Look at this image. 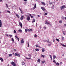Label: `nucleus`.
<instances>
[{"label":"nucleus","instance_id":"aec40b11","mask_svg":"<svg viewBox=\"0 0 66 66\" xmlns=\"http://www.w3.org/2000/svg\"><path fill=\"white\" fill-rule=\"evenodd\" d=\"M18 31L19 32H20V33H22V30L21 29H19L18 30Z\"/></svg>","mask_w":66,"mask_h":66},{"label":"nucleus","instance_id":"5fc2aeb1","mask_svg":"<svg viewBox=\"0 0 66 66\" xmlns=\"http://www.w3.org/2000/svg\"><path fill=\"white\" fill-rule=\"evenodd\" d=\"M31 18H33V16H32V15L31 16Z\"/></svg>","mask_w":66,"mask_h":66},{"label":"nucleus","instance_id":"79ce46f5","mask_svg":"<svg viewBox=\"0 0 66 66\" xmlns=\"http://www.w3.org/2000/svg\"><path fill=\"white\" fill-rule=\"evenodd\" d=\"M12 39V42H14V39H13V38H12L11 39Z\"/></svg>","mask_w":66,"mask_h":66},{"label":"nucleus","instance_id":"864d4df0","mask_svg":"<svg viewBox=\"0 0 66 66\" xmlns=\"http://www.w3.org/2000/svg\"><path fill=\"white\" fill-rule=\"evenodd\" d=\"M45 15H47V13H45Z\"/></svg>","mask_w":66,"mask_h":66},{"label":"nucleus","instance_id":"e433bc0d","mask_svg":"<svg viewBox=\"0 0 66 66\" xmlns=\"http://www.w3.org/2000/svg\"><path fill=\"white\" fill-rule=\"evenodd\" d=\"M24 65V62H22V65Z\"/></svg>","mask_w":66,"mask_h":66},{"label":"nucleus","instance_id":"4c0bfd02","mask_svg":"<svg viewBox=\"0 0 66 66\" xmlns=\"http://www.w3.org/2000/svg\"><path fill=\"white\" fill-rule=\"evenodd\" d=\"M9 56H12V54H10L9 55Z\"/></svg>","mask_w":66,"mask_h":66},{"label":"nucleus","instance_id":"f3484780","mask_svg":"<svg viewBox=\"0 0 66 66\" xmlns=\"http://www.w3.org/2000/svg\"><path fill=\"white\" fill-rule=\"evenodd\" d=\"M42 52H45V49L44 48H42Z\"/></svg>","mask_w":66,"mask_h":66},{"label":"nucleus","instance_id":"c756f323","mask_svg":"<svg viewBox=\"0 0 66 66\" xmlns=\"http://www.w3.org/2000/svg\"><path fill=\"white\" fill-rule=\"evenodd\" d=\"M56 40L57 41V42H60V41L59 40V39H56Z\"/></svg>","mask_w":66,"mask_h":66},{"label":"nucleus","instance_id":"f704fd0d","mask_svg":"<svg viewBox=\"0 0 66 66\" xmlns=\"http://www.w3.org/2000/svg\"><path fill=\"white\" fill-rule=\"evenodd\" d=\"M35 50H36V51H39V49H36Z\"/></svg>","mask_w":66,"mask_h":66},{"label":"nucleus","instance_id":"09e8293b","mask_svg":"<svg viewBox=\"0 0 66 66\" xmlns=\"http://www.w3.org/2000/svg\"><path fill=\"white\" fill-rule=\"evenodd\" d=\"M53 62L54 63H56V62L55 61V60H54L53 61Z\"/></svg>","mask_w":66,"mask_h":66},{"label":"nucleus","instance_id":"8fccbe9b","mask_svg":"<svg viewBox=\"0 0 66 66\" xmlns=\"http://www.w3.org/2000/svg\"><path fill=\"white\" fill-rule=\"evenodd\" d=\"M63 34L64 35H65V34H65V33L64 32H63Z\"/></svg>","mask_w":66,"mask_h":66},{"label":"nucleus","instance_id":"a211bd4d","mask_svg":"<svg viewBox=\"0 0 66 66\" xmlns=\"http://www.w3.org/2000/svg\"><path fill=\"white\" fill-rule=\"evenodd\" d=\"M37 62H38V63H40V59H38V60Z\"/></svg>","mask_w":66,"mask_h":66},{"label":"nucleus","instance_id":"2eb2a0df","mask_svg":"<svg viewBox=\"0 0 66 66\" xmlns=\"http://www.w3.org/2000/svg\"><path fill=\"white\" fill-rule=\"evenodd\" d=\"M41 3H42V4H43V5H46V4H45V2H41Z\"/></svg>","mask_w":66,"mask_h":66},{"label":"nucleus","instance_id":"2f4dec72","mask_svg":"<svg viewBox=\"0 0 66 66\" xmlns=\"http://www.w3.org/2000/svg\"><path fill=\"white\" fill-rule=\"evenodd\" d=\"M54 5H53L52 7V9H54Z\"/></svg>","mask_w":66,"mask_h":66},{"label":"nucleus","instance_id":"0eeeda50","mask_svg":"<svg viewBox=\"0 0 66 66\" xmlns=\"http://www.w3.org/2000/svg\"><path fill=\"white\" fill-rule=\"evenodd\" d=\"M32 29H27V31H28V32H31V31H32Z\"/></svg>","mask_w":66,"mask_h":66},{"label":"nucleus","instance_id":"c9c22d12","mask_svg":"<svg viewBox=\"0 0 66 66\" xmlns=\"http://www.w3.org/2000/svg\"><path fill=\"white\" fill-rule=\"evenodd\" d=\"M28 47H29V43L28 42V46H27Z\"/></svg>","mask_w":66,"mask_h":66},{"label":"nucleus","instance_id":"7c9ffc66","mask_svg":"<svg viewBox=\"0 0 66 66\" xmlns=\"http://www.w3.org/2000/svg\"><path fill=\"white\" fill-rule=\"evenodd\" d=\"M62 19H63V20H64V19H65V18H64V16H62Z\"/></svg>","mask_w":66,"mask_h":66},{"label":"nucleus","instance_id":"f03ea898","mask_svg":"<svg viewBox=\"0 0 66 66\" xmlns=\"http://www.w3.org/2000/svg\"><path fill=\"white\" fill-rule=\"evenodd\" d=\"M11 65H13L14 66H16V63H15L14 62H13L12 61L10 63Z\"/></svg>","mask_w":66,"mask_h":66},{"label":"nucleus","instance_id":"5701e85b","mask_svg":"<svg viewBox=\"0 0 66 66\" xmlns=\"http://www.w3.org/2000/svg\"><path fill=\"white\" fill-rule=\"evenodd\" d=\"M52 4V2H50L49 3V4L50 5H51V4Z\"/></svg>","mask_w":66,"mask_h":66},{"label":"nucleus","instance_id":"1a4fd4ad","mask_svg":"<svg viewBox=\"0 0 66 66\" xmlns=\"http://www.w3.org/2000/svg\"><path fill=\"white\" fill-rule=\"evenodd\" d=\"M41 9H42V10H43V11H45V8H44L43 7H41Z\"/></svg>","mask_w":66,"mask_h":66},{"label":"nucleus","instance_id":"9d476101","mask_svg":"<svg viewBox=\"0 0 66 66\" xmlns=\"http://www.w3.org/2000/svg\"><path fill=\"white\" fill-rule=\"evenodd\" d=\"M23 16H21V17L20 19L21 20H23Z\"/></svg>","mask_w":66,"mask_h":66},{"label":"nucleus","instance_id":"a18cd8bd","mask_svg":"<svg viewBox=\"0 0 66 66\" xmlns=\"http://www.w3.org/2000/svg\"><path fill=\"white\" fill-rule=\"evenodd\" d=\"M7 11V12H8L9 13H10V11Z\"/></svg>","mask_w":66,"mask_h":66},{"label":"nucleus","instance_id":"c85d7f7f","mask_svg":"<svg viewBox=\"0 0 66 66\" xmlns=\"http://www.w3.org/2000/svg\"><path fill=\"white\" fill-rule=\"evenodd\" d=\"M16 16H17V17H18V18H19V15H18L17 14H16Z\"/></svg>","mask_w":66,"mask_h":66},{"label":"nucleus","instance_id":"b1692460","mask_svg":"<svg viewBox=\"0 0 66 66\" xmlns=\"http://www.w3.org/2000/svg\"><path fill=\"white\" fill-rule=\"evenodd\" d=\"M61 45H62V46H64V47H66V45H64L63 44H61Z\"/></svg>","mask_w":66,"mask_h":66},{"label":"nucleus","instance_id":"6e6d98bb","mask_svg":"<svg viewBox=\"0 0 66 66\" xmlns=\"http://www.w3.org/2000/svg\"><path fill=\"white\" fill-rule=\"evenodd\" d=\"M48 45L49 46H51V44H49Z\"/></svg>","mask_w":66,"mask_h":66},{"label":"nucleus","instance_id":"72a5a7b5","mask_svg":"<svg viewBox=\"0 0 66 66\" xmlns=\"http://www.w3.org/2000/svg\"><path fill=\"white\" fill-rule=\"evenodd\" d=\"M14 33H16V30H14Z\"/></svg>","mask_w":66,"mask_h":66},{"label":"nucleus","instance_id":"20e7f679","mask_svg":"<svg viewBox=\"0 0 66 66\" xmlns=\"http://www.w3.org/2000/svg\"><path fill=\"white\" fill-rule=\"evenodd\" d=\"M36 46L38 48H41V47L38 46V45H37V43H36Z\"/></svg>","mask_w":66,"mask_h":66},{"label":"nucleus","instance_id":"774afa93","mask_svg":"<svg viewBox=\"0 0 66 66\" xmlns=\"http://www.w3.org/2000/svg\"><path fill=\"white\" fill-rule=\"evenodd\" d=\"M65 20H66V17H65Z\"/></svg>","mask_w":66,"mask_h":66},{"label":"nucleus","instance_id":"7ed1b4c3","mask_svg":"<svg viewBox=\"0 0 66 66\" xmlns=\"http://www.w3.org/2000/svg\"><path fill=\"white\" fill-rule=\"evenodd\" d=\"M36 4L35 3V5L34 7H33L32 8L33 10H35V8H36Z\"/></svg>","mask_w":66,"mask_h":66},{"label":"nucleus","instance_id":"6ab92c4d","mask_svg":"<svg viewBox=\"0 0 66 66\" xmlns=\"http://www.w3.org/2000/svg\"><path fill=\"white\" fill-rule=\"evenodd\" d=\"M41 57H43V58H44V57H45V56H44L43 55H41Z\"/></svg>","mask_w":66,"mask_h":66},{"label":"nucleus","instance_id":"58836bf2","mask_svg":"<svg viewBox=\"0 0 66 66\" xmlns=\"http://www.w3.org/2000/svg\"><path fill=\"white\" fill-rule=\"evenodd\" d=\"M62 22V21H59V23H61Z\"/></svg>","mask_w":66,"mask_h":66},{"label":"nucleus","instance_id":"49530a36","mask_svg":"<svg viewBox=\"0 0 66 66\" xmlns=\"http://www.w3.org/2000/svg\"><path fill=\"white\" fill-rule=\"evenodd\" d=\"M28 56H30L31 57V54H29L28 55Z\"/></svg>","mask_w":66,"mask_h":66},{"label":"nucleus","instance_id":"338daca9","mask_svg":"<svg viewBox=\"0 0 66 66\" xmlns=\"http://www.w3.org/2000/svg\"><path fill=\"white\" fill-rule=\"evenodd\" d=\"M21 11V13H22V10H21V11Z\"/></svg>","mask_w":66,"mask_h":66},{"label":"nucleus","instance_id":"13d9d810","mask_svg":"<svg viewBox=\"0 0 66 66\" xmlns=\"http://www.w3.org/2000/svg\"><path fill=\"white\" fill-rule=\"evenodd\" d=\"M6 35L7 36H8V37H9V36L7 35Z\"/></svg>","mask_w":66,"mask_h":66},{"label":"nucleus","instance_id":"ea45409f","mask_svg":"<svg viewBox=\"0 0 66 66\" xmlns=\"http://www.w3.org/2000/svg\"><path fill=\"white\" fill-rule=\"evenodd\" d=\"M60 65H61V64H63V63L62 62H60Z\"/></svg>","mask_w":66,"mask_h":66},{"label":"nucleus","instance_id":"bb28decb","mask_svg":"<svg viewBox=\"0 0 66 66\" xmlns=\"http://www.w3.org/2000/svg\"><path fill=\"white\" fill-rule=\"evenodd\" d=\"M6 10H5V11H4V12L5 13H7V12H6Z\"/></svg>","mask_w":66,"mask_h":66},{"label":"nucleus","instance_id":"e2e57ef3","mask_svg":"<svg viewBox=\"0 0 66 66\" xmlns=\"http://www.w3.org/2000/svg\"><path fill=\"white\" fill-rule=\"evenodd\" d=\"M38 17H40V16L39 15H38Z\"/></svg>","mask_w":66,"mask_h":66},{"label":"nucleus","instance_id":"69168bd1","mask_svg":"<svg viewBox=\"0 0 66 66\" xmlns=\"http://www.w3.org/2000/svg\"><path fill=\"white\" fill-rule=\"evenodd\" d=\"M62 56H64V54H63V55H62Z\"/></svg>","mask_w":66,"mask_h":66},{"label":"nucleus","instance_id":"9b49d317","mask_svg":"<svg viewBox=\"0 0 66 66\" xmlns=\"http://www.w3.org/2000/svg\"><path fill=\"white\" fill-rule=\"evenodd\" d=\"M19 25L20 27H22V23H21V22H19Z\"/></svg>","mask_w":66,"mask_h":66},{"label":"nucleus","instance_id":"052dcab7","mask_svg":"<svg viewBox=\"0 0 66 66\" xmlns=\"http://www.w3.org/2000/svg\"><path fill=\"white\" fill-rule=\"evenodd\" d=\"M24 1H25V2H26V1H27V0H24Z\"/></svg>","mask_w":66,"mask_h":66},{"label":"nucleus","instance_id":"a19ab883","mask_svg":"<svg viewBox=\"0 0 66 66\" xmlns=\"http://www.w3.org/2000/svg\"><path fill=\"white\" fill-rule=\"evenodd\" d=\"M45 61H42V64H44V63H45Z\"/></svg>","mask_w":66,"mask_h":66},{"label":"nucleus","instance_id":"6e6552de","mask_svg":"<svg viewBox=\"0 0 66 66\" xmlns=\"http://www.w3.org/2000/svg\"><path fill=\"white\" fill-rule=\"evenodd\" d=\"M2 26V22L0 20V27H1Z\"/></svg>","mask_w":66,"mask_h":66},{"label":"nucleus","instance_id":"f8f14e48","mask_svg":"<svg viewBox=\"0 0 66 66\" xmlns=\"http://www.w3.org/2000/svg\"><path fill=\"white\" fill-rule=\"evenodd\" d=\"M27 20L28 21H29V20H30V16H28V17L27 18Z\"/></svg>","mask_w":66,"mask_h":66},{"label":"nucleus","instance_id":"ddd939ff","mask_svg":"<svg viewBox=\"0 0 66 66\" xmlns=\"http://www.w3.org/2000/svg\"><path fill=\"white\" fill-rule=\"evenodd\" d=\"M45 24H49V23L47 21H45Z\"/></svg>","mask_w":66,"mask_h":66},{"label":"nucleus","instance_id":"393cba45","mask_svg":"<svg viewBox=\"0 0 66 66\" xmlns=\"http://www.w3.org/2000/svg\"><path fill=\"white\" fill-rule=\"evenodd\" d=\"M0 60H1V62H3V59L2 58H1Z\"/></svg>","mask_w":66,"mask_h":66},{"label":"nucleus","instance_id":"603ef678","mask_svg":"<svg viewBox=\"0 0 66 66\" xmlns=\"http://www.w3.org/2000/svg\"><path fill=\"white\" fill-rule=\"evenodd\" d=\"M44 29H47V27H44Z\"/></svg>","mask_w":66,"mask_h":66},{"label":"nucleus","instance_id":"680f3d73","mask_svg":"<svg viewBox=\"0 0 66 66\" xmlns=\"http://www.w3.org/2000/svg\"><path fill=\"white\" fill-rule=\"evenodd\" d=\"M64 26H65V27H66V24H65Z\"/></svg>","mask_w":66,"mask_h":66},{"label":"nucleus","instance_id":"cd10ccee","mask_svg":"<svg viewBox=\"0 0 66 66\" xmlns=\"http://www.w3.org/2000/svg\"><path fill=\"white\" fill-rule=\"evenodd\" d=\"M25 31L26 32H28V31H27L28 30H27V29H25Z\"/></svg>","mask_w":66,"mask_h":66},{"label":"nucleus","instance_id":"bf43d9fd","mask_svg":"<svg viewBox=\"0 0 66 66\" xmlns=\"http://www.w3.org/2000/svg\"><path fill=\"white\" fill-rule=\"evenodd\" d=\"M2 0H0V2H2Z\"/></svg>","mask_w":66,"mask_h":66},{"label":"nucleus","instance_id":"4468645a","mask_svg":"<svg viewBox=\"0 0 66 66\" xmlns=\"http://www.w3.org/2000/svg\"><path fill=\"white\" fill-rule=\"evenodd\" d=\"M15 37L17 39L18 41L19 42V38H18L17 36H15Z\"/></svg>","mask_w":66,"mask_h":66},{"label":"nucleus","instance_id":"0e129e2a","mask_svg":"<svg viewBox=\"0 0 66 66\" xmlns=\"http://www.w3.org/2000/svg\"><path fill=\"white\" fill-rule=\"evenodd\" d=\"M14 50L15 51H16V50L15 49H14Z\"/></svg>","mask_w":66,"mask_h":66},{"label":"nucleus","instance_id":"de8ad7c7","mask_svg":"<svg viewBox=\"0 0 66 66\" xmlns=\"http://www.w3.org/2000/svg\"><path fill=\"white\" fill-rule=\"evenodd\" d=\"M19 10H20V11L21 10V9H20V8L19 7Z\"/></svg>","mask_w":66,"mask_h":66},{"label":"nucleus","instance_id":"dca6fc26","mask_svg":"<svg viewBox=\"0 0 66 66\" xmlns=\"http://www.w3.org/2000/svg\"><path fill=\"white\" fill-rule=\"evenodd\" d=\"M50 56L51 59V61H52V56H51V55H50Z\"/></svg>","mask_w":66,"mask_h":66},{"label":"nucleus","instance_id":"412c9836","mask_svg":"<svg viewBox=\"0 0 66 66\" xmlns=\"http://www.w3.org/2000/svg\"><path fill=\"white\" fill-rule=\"evenodd\" d=\"M32 21H32V23H33V22H35V20L34 19H33L32 20Z\"/></svg>","mask_w":66,"mask_h":66},{"label":"nucleus","instance_id":"39448f33","mask_svg":"<svg viewBox=\"0 0 66 66\" xmlns=\"http://www.w3.org/2000/svg\"><path fill=\"white\" fill-rule=\"evenodd\" d=\"M64 8H65V6H61V10H63V9H64Z\"/></svg>","mask_w":66,"mask_h":66},{"label":"nucleus","instance_id":"3c124183","mask_svg":"<svg viewBox=\"0 0 66 66\" xmlns=\"http://www.w3.org/2000/svg\"><path fill=\"white\" fill-rule=\"evenodd\" d=\"M9 36L10 37H12V36H13L12 35H9Z\"/></svg>","mask_w":66,"mask_h":66},{"label":"nucleus","instance_id":"a878e982","mask_svg":"<svg viewBox=\"0 0 66 66\" xmlns=\"http://www.w3.org/2000/svg\"><path fill=\"white\" fill-rule=\"evenodd\" d=\"M26 59H27V60H31V59H30V58L28 57H26Z\"/></svg>","mask_w":66,"mask_h":66},{"label":"nucleus","instance_id":"4d7b16f0","mask_svg":"<svg viewBox=\"0 0 66 66\" xmlns=\"http://www.w3.org/2000/svg\"><path fill=\"white\" fill-rule=\"evenodd\" d=\"M6 6L7 7H8V6H7V4H6Z\"/></svg>","mask_w":66,"mask_h":66},{"label":"nucleus","instance_id":"c03bdc74","mask_svg":"<svg viewBox=\"0 0 66 66\" xmlns=\"http://www.w3.org/2000/svg\"><path fill=\"white\" fill-rule=\"evenodd\" d=\"M34 36H35V37H37V35H36V34H35V35Z\"/></svg>","mask_w":66,"mask_h":66},{"label":"nucleus","instance_id":"423d86ee","mask_svg":"<svg viewBox=\"0 0 66 66\" xmlns=\"http://www.w3.org/2000/svg\"><path fill=\"white\" fill-rule=\"evenodd\" d=\"M21 44H23V43H24V41L23 39L21 40Z\"/></svg>","mask_w":66,"mask_h":66},{"label":"nucleus","instance_id":"f257e3e1","mask_svg":"<svg viewBox=\"0 0 66 66\" xmlns=\"http://www.w3.org/2000/svg\"><path fill=\"white\" fill-rule=\"evenodd\" d=\"M15 56H17L19 57H20V55L18 53H15Z\"/></svg>","mask_w":66,"mask_h":66},{"label":"nucleus","instance_id":"473e14b6","mask_svg":"<svg viewBox=\"0 0 66 66\" xmlns=\"http://www.w3.org/2000/svg\"><path fill=\"white\" fill-rule=\"evenodd\" d=\"M56 65L57 66H59V63H56Z\"/></svg>","mask_w":66,"mask_h":66},{"label":"nucleus","instance_id":"4be33fe9","mask_svg":"<svg viewBox=\"0 0 66 66\" xmlns=\"http://www.w3.org/2000/svg\"><path fill=\"white\" fill-rule=\"evenodd\" d=\"M53 59H55L56 58V56L55 55H54L53 56Z\"/></svg>","mask_w":66,"mask_h":66},{"label":"nucleus","instance_id":"37998d69","mask_svg":"<svg viewBox=\"0 0 66 66\" xmlns=\"http://www.w3.org/2000/svg\"><path fill=\"white\" fill-rule=\"evenodd\" d=\"M62 40H64V37H62Z\"/></svg>","mask_w":66,"mask_h":66}]
</instances>
